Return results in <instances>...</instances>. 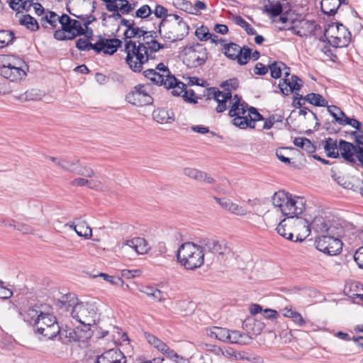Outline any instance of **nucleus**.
Masks as SVG:
<instances>
[{
	"label": "nucleus",
	"mask_w": 363,
	"mask_h": 363,
	"mask_svg": "<svg viewBox=\"0 0 363 363\" xmlns=\"http://www.w3.org/2000/svg\"><path fill=\"white\" fill-rule=\"evenodd\" d=\"M178 262L187 270H194L201 267L204 262V252L201 244L193 242L182 244L177 252Z\"/></svg>",
	"instance_id": "nucleus-5"
},
{
	"label": "nucleus",
	"mask_w": 363,
	"mask_h": 363,
	"mask_svg": "<svg viewBox=\"0 0 363 363\" xmlns=\"http://www.w3.org/2000/svg\"><path fill=\"white\" fill-rule=\"evenodd\" d=\"M79 164V160H60L57 162V165L66 171L74 173L77 165Z\"/></svg>",
	"instance_id": "nucleus-46"
},
{
	"label": "nucleus",
	"mask_w": 363,
	"mask_h": 363,
	"mask_svg": "<svg viewBox=\"0 0 363 363\" xmlns=\"http://www.w3.org/2000/svg\"><path fill=\"white\" fill-rule=\"evenodd\" d=\"M159 33L164 41L176 42L182 40L189 33V26L179 16L169 14L160 22Z\"/></svg>",
	"instance_id": "nucleus-3"
},
{
	"label": "nucleus",
	"mask_w": 363,
	"mask_h": 363,
	"mask_svg": "<svg viewBox=\"0 0 363 363\" xmlns=\"http://www.w3.org/2000/svg\"><path fill=\"white\" fill-rule=\"evenodd\" d=\"M322 145L328 157L334 158L339 157L338 145L336 140L328 138L322 141Z\"/></svg>",
	"instance_id": "nucleus-32"
},
{
	"label": "nucleus",
	"mask_w": 363,
	"mask_h": 363,
	"mask_svg": "<svg viewBox=\"0 0 363 363\" xmlns=\"http://www.w3.org/2000/svg\"><path fill=\"white\" fill-rule=\"evenodd\" d=\"M351 34L342 24L331 23L324 29V36L328 43L335 48H344L350 42Z\"/></svg>",
	"instance_id": "nucleus-8"
},
{
	"label": "nucleus",
	"mask_w": 363,
	"mask_h": 363,
	"mask_svg": "<svg viewBox=\"0 0 363 363\" xmlns=\"http://www.w3.org/2000/svg\"><path fill=\"white\" fill-rule=\"evenodd\" d=\"M156 69L157 71L153 69H147L144 71L143 74L156 84L164 85L165 79L169 77L171 72L163 63H159Z\"/></svg>",
	"instance_id": "nucleus-19"
},
{
	"label": "nucleus",
	"mask_w": 363,
	"mask_h": 363,
	"mask_svg": "<svg viewBox=\"0 0 363 363\" xmlns=\"http://www.w3.org/2000/svg\"><path fill=\"white\" fill-rule=\"evenodd\" d=\"M222 356L225 357L228 359L240 360L245 359L244 354L241 352H238L235 350L229 347H223V353Z\"/></svg>",
	"instance_id": "nucleus-45"
},
{
	"label": "nucleus",
	"mask_w": 363,
	"mask_h": 363,
	"mask_svg": "<svg viewBox=\"0 0 363 363\" xmlns=\"http://www.w3.org/2000/svg\"><path fill=\"white\" fill-rule=\"evenodd\" d=\"M294 223L296 227L303 228V238H301L300 234L296 236V241L300 242L304 240L312 230L315 233L321 235L326 234L337 235L338 229L341 230V228H342L339 223L331 222L322 216H315L311 223L306 218L295 219Z\"/></svg>",
	"instance_id": "nucleus-2"
},
{
	"label": "nucleus",
	"mask_w": 363,
	"mask_h": 363,
	"mask_svg": "<svg viewBox=\"0 0 363 363\" xmlns=\"http://www.w3.org/2000/svg\"><path fill=\"white\" fill-rule=\"evenodd\" d=\"M342 228H341V230L338 229L337 235H320L315 240L316 248L329 255H337L340 252L342 247V243L339 238L342 236Z\"/></svg>",
	"instance_id": "nucleus-10"
},
{
	"label": "nucleus",
	"mask_w": 363,
	"mask_h": 363,
	"mask_svg": "<svg viewBox=\"0 0 363 363\" xmlns=\"http://www.w3.org/2000/svg\"><path fill=\"white\" fill-rule=\"evenodd\" d=\"M76 47L79 50H94V44L89 43L87 40L79 38L76 42Z\"/></svg>",
	"instance_id": "nucleus-59"
},
{
	"label": "nucleus",
	"mask_w": 363,
	"mask_h": 363,
	"mask_svg": "<svg viewBox=\"0 0 363 363\" xmlns=\"http://www.w3.org/2000/svg\"><path fill=\"white\" fill-rule=\"evenodd\" d=\"M1 75L12 82H20L27 75L28 66L20 57L7 55L0 57Z\"/></svg>",
	"instance_id": "nucleus-6"
},
{
	"label": "nucleus",
	"mask_w": 363,
	"mask_h": 363,
	"mask_svg": "<svg viewBox=\"0 0 363 363\" xmlns=\"http://www.w3.org/2000/svg\"><path fill=\"white\" fill-rule=\"evenodd\" d=\"M96 363H126V357L120 350L111 349L99 356Z\"/></svg>",
	"instance_id": "nucleus-23"
},
{
	"label": "nucleus",
	"mask_w": 363,
	"mask_h": 363,
	"mask_svg": "<svg viewBox=\"0 0 363 363\" xmlns=\"http://www.w3.org/2000/svg\"><path fill=\"white\" fill-rule=\"evenodd\" d=\"M89 277L92 279H96L98 277H101L103 279L108 283H110L113 286H122L123 284V281L119 277L116 276H111L105 273H99L97 274H90Z\"/></svg>",
	"instance_id": "nucleus-37"
},
{
	"label": "nucleus",
	"mask_w": 363,
	"mask_h": 363,
	"mask_svg": "<svg viewBox=\"0 0 363 363\" xmlns=\"http://www.w3.org/2000/svg\"><path fill=\"white\" fill-rule=\"evenodd\" d=\"M34 328L38 334L48 340L54 338L60 332L56 318L52 314L46 312L37 321Z\"/></svg>",
	"instance_id": "nucleus-11"
},
{
	"label": "nucleus",
	"mask_w": 363,
	"mask_h": 363,
	"mask_svg": "<svg viewBox=\"0 0 363 363\" xmlns=\"http://www.w3.org/2000/svg\"><path fill=\"white\" fill-rule=\"evenodd\" d=\"M66 225L73 229L79 237L89 239L92 235V230L86 222H79L77 224L67 223Z\"/></svg>",
	"instance_id": "nucleus-30"
},
{
	"label": "nucleus",
	"mask_w": 363,
	"mask_h": 363,
	"mask_svg": "<svg viewBox=\"0 0 363 363\" xmlns=\"http://www.w3.org/2000/svg\"><path fill=\"white\" fill-rule=\"evenodd\" d=\"M74 173L86 177H92L94 176V172L91 168L87 166L81 167L79 164L77 165Z\"/></svg>",
	"instance_id": "nucleus-57"
},
{
	"label": "nucleus",
	"mask_w": 363,
	"mask_h": 363,
	"mask_svg": "<svg viewBox=\"0 0 363 363\" xmlns=\"http://www.w3.org/2000/svg\"><path fill=\"white\" fill-rule=\"evenodd\" d=\"M14 39V33L12 31L0 30V48L9 45Z\"/></svg>",
	"instance_id": "nucleus-48"
},
{
	"label": "nucleus",
	"mask_w": 363,
	"mask_h": 363,
	"mask_svg": "<svg viewBox=\"0 0 363 363\" xmlns=\"http://www.w3.org/2000/svg\"><path fill=\"white\" fill-rule=\"evenodd\" d=\"M72 315L84 327L91 326L98 320V308L94 303H79L75 304L72 309Z\"/></svg>",
	"instance_id": "nucleus-9"
},
{
	"label": "nucleus",
	"mask_w": 363,
	"mask_h": 363,
	"mask_svg": "<svg viewBox=\"0 0 363 363\" xmlns=\"http://www.w3.org/2000/svg\"><path fill=\"white\" fill-rule=\"evenodd\" d=\"M289 211L291 215L287 216V218L289 219H302L301 218H298V216L302 214L303 212L306 210V199L303 197L294 196L291 194L290 201H289Z\"/></svg>",
	"instance_id": "nucleus-22"
},
{
	"label": "nucleus",
	"mask_w": 363,
	"mask_h": 363,
	"mask_svg": "<svg viewBox=\"0 0 363 363\" xmlns=\"http://www.w3.org/2000/svg\"><path fill=\"white\" fill-rule=\"evenodd\" d=\"M294 144L308 152H311L314 149L311 140L306 138H296L294 140Z\"/></svg>",
	"instance_id": "nucleus-49"
},
{
	"label": "nucleus",
	"mask_w": 363,
	"mask_h": 363,
	"mask_svg": "<svg viewBox=\"0 0 363 363\" xmlns=\"http://www.w3.org/2000/svg\"><path fill=\"white\" fill-rule=\"evenodd\" d=\"M342 2L345 3V0H322L320 8L324 13L333 16L336 13Z\"/></svg>",
	"instance_id": "nucleus-31"
},
{
	"label": "nucleus",
	"mask_w": 363,
	"mask_h": 363,
	"mask_svg": "<svg viewBox=\"0 0 363 363\" xmlns=\"http://www.w3.org/2000/svg\"><path fill=\"white\" fill-rule=\"evenodd\" d=\"M142 37L143 42L138 45L131 40H126L125 44V62L134 72H140L145 64L155 58L156 52L167 47L156 40L157 33L155 31L145 30Z\"/></svg>",
	"instance_id": "nucleus-1"
},
{
	"label": "nucleus",
	"mask_w": 363,
	"mask_h": 363,
	"mask_svg": "<svg viewBox=\"0 0 363 363\" xmlns=\"http://www.w3.org/2000/svg\"><path fill=\"white\" fill-rule=\"evenodd\" d=\"M42 96V92L40 90L32 89L19 95L18 99L21 102H26L28 101H37L40 100Z\"/></svg>",
	"instance_id": "nucleus-36"
},
{
	"label": "nucleus",
	"mask_w": 363,
	"mask_h": 363,
	"mask_svg": "<svg viewBox=\"0 0 363 363\" xmlns=\"http://www.w3.org/2000/svg\"><path fill=\"white\" fill-rule=\"evenodd\" d=\"M354 259L359 268L363 269V246L360 247L354 255Z\"/></svg>",
	"instance_id": "nucleus-64"
},
{
	"label": "nucleus",
	"mask_w": 363,
	"mask_h": 363,
	"mask_svg": "<svg viewBox=\"0 0 363 363\" xmlns=\"http://www.w3.org/2000/svg\"><path fill=\"white\" fill-rule=\"evenodd\" d=\"M196 36L202 41H206L211 38V33L206 26H202L198 28L195 31Z\"/></svg>",
	"instance_id": "nucleus-55"
},
{
	"label": "nucleus",
	"mask_w": 363,
	"mask_h": 363,
	"mask_svg": "<svg viewBox=\"0 0 363 363\" xmlns=\"http://www.w3.org/2000/svg\"><path fill=\"white\" fill-rule=\"evenodd\" d=\"M264 120L263 116L254 107L248 108L246 117H238L233 119V124L241 129L255 128V122Z\"/></svg>",
	"instance_id": "nucleus-17"
},
{
	"label": "nucleus",
	"mask_w": 363,
	"mask_h": 363,
	"mask_svg": "<svg viewBox=\"0 0 363 363\" xmlns=\"http://www.w3.org/2000/svg\"><path fill=\"white\" fill-rule=\"evenodd\" d=\"M164 354L175 363H182V361L184 360L182 357L179 356L169 347L167 349V352L164 353Z\"/></svg>",
	"instance_id": "nucleus-63"
},
{
	"label": "nucleus",
	"mask_w": 363,
	"mask_h": 363,
	"mask_svg": "<svg viewBox=\"0 0 363 363\" xmlns=\"http://www.w3.org/2000/svg\"><path fill=\"white\" fill-rule=\"evenodd\" d=\"M338 152L347 162L354 163L359 161L358 150L352 143L341 140L338 144Z\"/></svg>",
	"instance_id": "nucleus-21"
},
{
	"label": "nucleus",
	"mask_w": 363,
	"mask_h": 363,
	"mask_svg": "<svg viewBox=\"0 0 363 363\" xmlns=\"http://www.w3.org/2000/svg\"><path fill=\"white\" fill-rule=\"evenodd\" d=\"M213 99L218 103L216 108L218 113H222L229 107L228 115L230 117L237 118L238 117H246L247 116L248 105L241 102L238 95L232 96L230 92H223L219 90L213 91Z\"/></svg>",
	"instance_id": "nucleus-4"
},
{
	"label": "nucleus",
	"mask_w": 363,
	"mask_h": 363,
	"mask_svg": "<svg viewBox=\"0 0 363 363\" xmlns=\"http://www.w3.org/2000/svg\"><path fill=\"white\" fill-rule=\"evenodd\" d=\"M174 4L179 9L188 13H194L193 6L190 2L186 0H174Z\"/></svg>",
	"instance_id": "nucleus-53"
},
{
	"label": "nucleus",
	"mask_w": 363,
	"mask_h": 363,
	"mask_svg": "<svg viewBox=\"0 0 363 363\" xmlns=\"http://www.w3.org/2000/svg\"><path fill=\"white\" fill-rule=\"evenodd\" d=\"M353 135L355 136V141L357 143L359 162L363 165V131L353 132Z\"/></svg>",
	"instance_id": "nucleus-47"
},
{
	"label": "nucleus",
	"mask_w": 363,
	"mask_h": 363,
	"mask_svg": "<svg viewBox=\"0 0 363 363\" xmlns=\"http://www.w3.org/2000/svg\"><path fill=\"white\" fill-rule=\"evenodd\" d=\"M292 222L291 219H289L285 218L281 220H279V225L277 227L276 230L277 233L282 237L286 238L289 240H293L294 234L291 231H289V229H286V227ZM294 222V220H293ZM294 224V223H293Z\"/></svg>",
	"instance_id": "nucleus-33"
},
{
	"label": "nucleus",
	"mask_w": 363,
	"mask_h": 363,
	"mask_svg": "<svg viewBox=\"0 0 363 363\" xmlns=\"http://www.w3.org/2000/svg\"><path fill=\"white\" fill-rule=\"evenodd\" d=\"M122 45V41L117 38L107 39L99 36V40L94 43V50L99 53L113 55Z\"/></svg>",
	"instance_id": "nucleus-20"
},
{
	"label": "nucleus",
	"mask_w": 363,
	"mask_h": 363,
	"mask_svg": "<svg viewBox=\"0 0 363 363\" xmlns=\"http://www.w3.org/2000/svg\"><path fill=\"white\" fill-rule=\"evenodd\" d=\"M59 17L55 12L48 11L45 16L41 18L40 23L45 28H47L45 23H48L52 29H55L57 26Z\"/></svg>",
	"instance_id": "nucleus-34"
},
{
	"label": "nucleus",
	"mask_w": 363,
	"mask_h": 363,
	"mask_svg": "<svg viewBox=\"0 0 363 363\" xmlns=\"http://www.w3.org/2000/svg\"><path fill=\"white\" fill-rule=\"evenodd\" d=\"M290 196V193L285 191H279L275 192L272 198V203L277 212L281 213L285 217L291 213L289 208Z\"/></svg>",
	"instance_id": "nucleus-18"
},
{
	"label": "nucleus",
	"mask_w": 363,
	"mask_h": 363,
	"mask_svg": "<svg viewBox=\"0 0 363 363\" xmlns=\"http://www.w3.org/2000/svg\"><path fill=\"white\" fill-rule=\"evenodd\" d=\"M265 11L271 14L272 16H278L282 12V6L281 3L277 2L274 4H270L269 6H265Z\"/></svg>",
	"instance_id": "nucleus-54"
},
{
	"label": "nucleus",
	"mask_w": 363,
	"mask_h": 363,
	"mask_svg": "<svg viewBox=\"0 0 363 363\" xmlns=\"http://www.w3.org/2000/svg\"><path fill=\"white\" fill-rule=\"evenodd\" d=\"M43 308V306L37 305L29 307L23 313L24 320L34 326L45 313Z\"/></svg>",
	"instance_id": "nucleus-27"
},
{
	"label": "nucleus",
	"mask_w": 363,
	"mask_h": 363,
	"mask_svg": "<svg viewBox=\"0 0 363 363\" xmlns=\"http://www.w3.org/2000/svg\"><path fill=\"white\" fill-rule=\"evenodd\" d=\"M203 250H208L210 252L219 255H228L232 252L229 243L225 240H216L213 238H205L200 241Z\"/></svg>",
	"instance_id": "nucleus-16"
},
{
	"label": "nucleus",
	"mask_w": 363,
	"mask_h": 363,
	"mask_svg": "<svg viewBox=\"0 0 363 363\" xmlns=\"http://www.w3.org/2000/svg\"><path fill=\"white\" fill-rule=\"evenodd\" d=\"M233 21L235 24L240 26L242 28L245 29L247 35H256V30L251 26L250 23H248L244 18H242L240 16H233Z\"/></svg>",
	"instance_id": "nucleus-42"
},
{
	"label": "nucleus",
	"mask_w": 363,
	"mask_h": 363,
	"mask_svg": "<svg viewBox=\"0 0 363 363\" xmlns=\"http://www.w3.org/2000/svg\"><path fill=\"white\" fill-rule=\"evenodd\" d=\"M145 33V30L143 28H139L135 26V23L129 29H126L124 35L125 41L127 39H130L132 38H140Z\"/></svg>",
	"instance_id": "nucleus-43"
},
{
	"label": "nucleus",
	"mask_w": 363,
	"mask_h": 363,
	"mask_svg": "<svg viewBox=\"0 0 363 363\" xmlns=\"http://www.w3.org/2000/svg\"><path fill=\"white\" fill-rule=\"evenodd\" d=\"M306 101L316 106H328V101L319 94L311 93L305 96Z\"/></svg>",
	"instance_id": "nucleus-39"
},
{
	"label": "nucleus",
	"mask_w": 363,
	"mask_h": 363,
	"mask_svg": "<svg viewBox=\"0 0 363 363\" xmlns=\"http://www.w3.org/2000/svg\"><path fill=\"white\" fill-rule=\"evenodd\" d=\"M60 339H66V342H79L85 343L93 335V332L89 327L82 326L76 328H69L64 330H60L59 333Z\"/></svg>",
	"instance_id": "nucleus-13"
},
{
	"label": "nucleus",
	"mask_w": 363,
	"mask_h": 363,
	"mask_svg": "<svg viewBox=\"0 0 363 363\" xmlns=\"http://www.w3.org/2000/svg\"><path fill=\"white\" fill-rule=\"evenodd\" d=\"M208 58L206 48L196 44L184 50V62L189 67H198L203 65Z\"/></svg>",
	"instance_id": "nucleus-12"
},
{
	"label": "nucleus",
	"mask_w": 363,
	"mask_h": 363,
	"mask_svg": "<svg viewBox=\"0 0 363 363\" xmlns=\"http://www.w3.org/2000/svg\"><path fill=\"white\" fill-rule=\"evenodd\" d=\"M54 38L57 40H67L74 39V35H72L70 33H68L61 29L55 32Z\"/></svg>",
	"instance_id": "nucleus-61"
},
{
	"label": "nucleus",
	"mask_w": 363,
	"mask_h": 363,
	"mask_svg": "<svg viewBox=\"0 0 363 363\" xmlns=\"http://www.w3.org/2000/svg\"><path fill=\"white\" fill-rule=\"evenodd\" d=\"M251 50L249 48L243 47L240 48V52H238V56L235 60L240 65L247 64L250 59Z\"/></svg>",
	"instance_id": "nucleus-51"
},
{
	"label": "nucleus",
	"mask_w": 363,
	"mask_h": 363,
	"mask_svg": "<svg viewBox=\"0 0 363 363\" xmlns=\"http://www.w3.org/2000/svg\"><path fill=\"white\" fill-rule=\"evenodd\" d=\"M109 4L106 7L108 11L118 10L122 14H128L135 9V4H131L127 0H113L112 2L108 1Z\"/></svg>",
	"instance_id": "nucleus-29"
},
{
	"label": "nucleus",
	"mask_w": 363,
	"mask_h": 363,
	"mask_svg": "<svg viewBox=\"0 0 363 363\" xmlns=\"http://www.w3.org/2000/svg\"><path fill=\"white\" fill-rule=\"evenodd\" d=\"M13 223L14 224L10 223L9 225L13 226L15 229L23 233V234H30L33 233V228L27 224L23 223H15L14 221H13Z\"/></svg>",
	"instance_id": "nucleus-56"
},
{
	"label": "nucleus",
	"mask_w": 363,
	"mask_h": 363,
	"mask_svg": "<svg viewBox=\"0 0 363 363\" xmlns=\"http://www.w3.org/2000/svg\"><path fill=\"white\" fill-rule=\"evenodd\" d=\"M284 78L280 81L279 88L284 95H289L294 91H300L303 86V81L296 75L290 74V68L286 65L283 69Z\"/></svg>",
	"instance_id": "nucleus-15"
},
{
	"label": "nucleus",
	"mask_w": 363,
	"mask_h": 363,
	"mask_svg": "<svg viewBox=\"0 0 363 363\" xmlns=\"http://www.w3.org/2000/svg\"><path fill=\"white\" fill-rule=\"evenodd\" d=\"M152 13V11L148 5H143L137 10L135 16L138 18H144L148 17Z\"/></svg>",
	"instance_id": "nucleus-62"
},
{
	"label": "nucleus",
	"mask_w": 363,
	"mask_h": 363,
	"mask_svg": "<svg viewBox=\"0 0 363 363\" xmlns=\"http://www.w3.org/2000/svg\"><path fill=\"white\" fill-rule=\"evenodd\" d=\"M240 47L235 43H229L224 45V54L229 59L235 60L238 56L239 51L240 52Z\"/></svg>",
	"instance_id": "nucleus-41"
},
{
	"label": "nucleus",
	"mask_w": 363,
	"mask_h": 363,
	"mask_svg": "<svg viewBox=\"0 0 363 363\" xmlns=\"http://www.w3.org/2000/svg\"><path fill=\"white\" fill-rule=\"evenodd\" d=\"M147 86L138 84L134 89L125 96V100L135 106H143L150 105L153 102L152 97L149 94Z\"/></svg>",
	"instance_id": "nucleus-14"
},
{
	"label": "nucleus",
	"mask_w": 363,
	"mask_h": 363,
	"mask_svg": "<svg viewBox=\"0 0 363 363\" xmlns=\"http://www.w3.org/2000/svg\"><path fill=\"white\" fill-rule=\"evenodd\" d=\"M277 210L275 211H268L264 216V220L267 225H274L279 220Z\"/></svg>",
	"instance_id": "nucleus-52"
},
{
	"label": "nucleus",
	"mask_w": 363,
	"mask_h": 363,
	"mask_svg": "<svg viewBox=\"0 0 363 363\" xmlns=\"http://www.w3.org/2000/svg\"><path fill=\"white\" fill-rule=\"evenodd\" d=\"M68 33L74 35L75 38L77 36L84 35L85 29L82 27V24L80 21L73 19Z\"/></svg>",
	"instance_id": "nucleus-44"
},
{
	"label": "nucleus",
	"mask_w": 363,
	"mask_h": 363,
	"mask_svg": "<svg viewBox=\"0 0 363 363\" xmlns=\"http://www.w3.org/2000/svg\"><path fill=\"white\" fill-rule=\"evenodd\" d=\"M19 23L26 26L31 31H36L39 29V24L38 21L28 14L21 16L19 18Z\"/></svg>",
	"instance_id": "nucleus-35"
},
{
	"label": "nucleus",
	"mask_w": 363,
	"mask_h": 363,
	"mask_svg": "<svg viewBox=\"0 0 363 363\" xmlns=\"http://www.w3.org/2000/svg\"><path fill=\"white\" fill-rule=\"evenodd\" d=\"M72 20L73 19H72L68 15L62 14L61 16L59 17L58 23L61 25L62 29L64 31L68 33Z\"/></svg>",
	"instance_id": "nucleus-58"
},
{
	"label": "nucleus",
	"mask_w": 363,
	"mask_h": 363,
	"mask_svg": "<svg viewBox=\"0 0 363 363\" xmlns=\"http://www.w3.org/2000/svg\"><path fill=\"white\" fill-rule=\"evenodd\" d=\"M206 335L220 342L229 344L246 345L251 338L238 330H230L226 328L213 326L206 329Z\"/></svg>",
	"instance_id": "nucleus-7"
},
{
	"label": "nucleus",
	"mask_w": 363,
	"mask_h": 363,
	"mask_svg": "<svg viewBox=\"0 0 363 363\" xmlns=\"http://www.w3.org/2000/svg\"><path fill=\"white\" fill-rule=\"evenodd\" d=\"M164 87L170 89H172V93L174 96H181L182 94H184L186 88L185 84L182 82L178 81L176 77L172 75L171 73L168 78L165 79Z\"/></svg>",
	"instance_id": "nucleus-28"
},
{
	"label": "nucleus",
	"mask_w": 363,
	"mask_h": 363,
	"mask_svg": "<svg viewBox=\"0 0 363 363\" xmlns=\"http://www.w3.org/2000/svg\"><path fill=\"white\" fill-rule=\"evenodd\" d=\"M143 292L155 301H162L164 300L163 292L157 289L146 287Z\"/></svg>",
	"instance_id": "nucleus-50"
},
{
	"label": "nucleus",
	"mask_w": 363,
	"mask_h": 363,
	"mask_svg": "<svg viewBox=\"0 0 363 363\" xmlns=\"http://www.w3.org/2000/svg\"><path fill=\"white\" fill-rule=\"evenodd\" d=\"M239 86V82L237 79H230L229 80H226L222 84V87L225 88V92H230L232 89H236Z\"/></svg>",
	"instance_id": "nucleus-60"
},
{
	"label": "nucleus",
	"mask_w": 363,
	"mask_h": 363,
	"mask_svg": "<svg viewBox=\"0 0 363 363\" xmlns=\"http://www.w3.org/2000/svg\"><path fill=\"white\" fill-rule=\"evenodd\" d=\"M327 107L328 112L334 118L335 121L340 125H343V121L347 117L345 113L336 106H328Z\"/></svg>",
	"instance_id": "nucleus-40"
},
{
	"label": "nucleus",
	"mask_w": 363,
	"mask_h": 363,
	"mask_svg": "<svg viewBox=\"0 0 363 363\" xmlns=\"http://www.w3.org/2000/svg\"><path fill=\"white\" fill-rule=\"evenodd\" d=\"M268 67L270 70L272 77L278 79L281 77L283 69H286V65L280 61H274L269 63Z\"/></svg>",
	"instance_id": "nucleus-38"
},
{
	"label": "nucleus",
	"mask_w": 363,
	"mask_h": 363,
	"mask_svg": "<svg viewBox=\"0 0 363 363\" xmlns=\"http://www.w3.org/2000/svg\"><path fill=\"white\" fill-rule=\"evenodd\" d=\"M183 174L190 179L197 182H204L207 184H214L215 179L205 172L193 167H185L183 169Z\"/></svg>",
	"instance_id": "nucleus-25"
},
{
	"label": "nucleus",
	"mask_w": 363,
	"mask_h": 363,
	"mask_svg": "<svg viewBox=\"0 0 363 363\" xmlns=\"http://www.w3.org/2000/svg\"><path fill=\"white\" fill-rule=\"evenodd\" d=\"M153 119L160 123L167 124L174 121V113L172 109L167 108H158L152 113Z\"/></svg>",
	"instance_id": "nucleus-26"
},
{
	"label": "nucleus",
	"mask_w": 363,
	"mask_h": 363,
	"mask_svg": "<svg viewBox=\"0 0 363 363\" xmlns=\"http://www.w3.org/2000/svg\"><path fill=\"white\" fill-rule=\"evenodd\" d=\"M127 247L134 250L138 255H144L147 253L150 249L147 241L140 237L124 240L121 243V248L125 251Z\"/></svg>",
	"instance_id": "nucleus-24"
}]
</instances>
